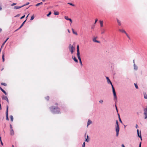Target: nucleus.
I'll return each mask as SVG.
<instances>
[{"label": "nucleus", "instance_id": "09e8293b", "mask_svg": "<svg viewBox=\"0 0 147 147\" xmlns=\"http://www.w3.org/2000/svg\"><path fill=\"white\" fill-rule=\"evenodd\" d=\"M95 26V25L93 24V25L92 26V27H91V28H92V29H94V28Z\"/></svg>", "mask_w": 147, "mask_h": 147}, {"label": "nucleus", "instance_id": "7c9ffc66", "mask_svg": "<svg viewBox=\"0 0 147 147\" xmlns=\"http://www.w3.org/2000/svg\"><path fill=\"white\" fill-rule=\"evenodd\" d=\"M51 14V11H49L48 13L47 14V17H49Z\"/></svg>", "mask_w": 147, "mask_h": 147}, {"label": "nucleus", "instance_id": "9b49d317", "mask_svg": "<svg viewBox=\"0 0 147 147\" xmlns=\"http://www.w3.org/2000/svg\"><path fill=\"white\" fill-rule=\"evenodd\" d=\"M9 38L8 37L6 39V40L4 42L2 43V45H1V48L3 47V46H4L5 43L7 41V40H8V39H9Z\"/></svg>", "mask_w": 147, "mask_h": 147}, {"label": "nucleus", "instance_id": "393cba45", "mask_svg": "<svg viewBox=\"0 0 147 147\" xmlns=\"http://www.w3.org/2000/svg\"><path fill=\"white\" fill-rule=\"evenodd\" d=\"M89 141V136L88 135L87 137V138L86 139L85 141L86 142H88Z\"/></svg>", "mask_w": 147, "mask_h": 147}, {"label": "nucleus", "instance_id": "e433bc0d", "mask_svg": "<svg viewBox=\"0 0 147 147\" xmlns=\"http://www.w3.org/2000/svg\"><path fill=\"white\" fill-rule=\"evenodd\" d=\"M68 4L73 6H75V5L74 4L72 3H68Z\"/></svg>", "mask_w": 147, "mask_h": 147}, {"label": "nucleus", "instance_id": "f257e3e1", "mask_svg": "<svg viewBox=\"0 0 147 147\" xmlns=\"http://www.w3.org/2000/svg\"><path fill=\"white\" fill-rule=\"evenodd\" d=\"M50 111L53 114H57L60 113V109L58 107H55L52 106L49 108Z\"/></svg>", "mask_w": 147, "mask_h": 147}, {"label": "nucleus", "instance_id": "0e129e2a", "mask_svg": "<svg viewBox=\"0 0 147 147\" xmlns=\"http://www.w3.org/2000/svg\"><path fill=\"white\" fill-rule=\"evenodd\" d=\"M22 27H21V26H20V27L19 28H18V29L19 30Z\"/></svg>", "mask_w": 147, "mask_h": 147}, {"label": "nucleus", "instance_id": "37998d69", "mask_svg": "<svg viewBox=\"0 0 147 147\" xmlns=\"http://www.w3.org/2000/svg\"><path fill=\"white\" fill-rule=\"evenodd\" d=\"M119 131H116V136L117 137L118 136L119 134Z\"/></svg>", "mask_w": 147, "mask_h": 147}, {"label": "nucleus", "instance_id": "49530a36", "mask_svg": "<svg viewBox=\"0 0 147 147\" xmlns=\"http://www.w3.org/2000/svg\"><path fill=\"white\" fill-rule=\"evenodd\" d=\"M105 32V30L104 29H103V30L102 31V32H101V34H104Z\"/></svg>", "mask_w": 147, "mask_h": 147}, {"label": "nucleus", "instance_id": "6ab92c4d", "mask_svg": "<svg viewBox=\"0 0 147 147\" xmlns=\"http://www.w3.org/2000/svg\"><path fill=\"white\" fill-rule=\"evenodd\" d=\"M137 135H138V137H139L141 135V131H140V135H139V129H137Z\"/></svg>", "mask_w": 147, "mask_h": 147}, {"label": "nucleus", "instance_id": "dca6fc26", "mask_svg": "<svg viewBox=\"0 0 147 147\" xmlns=\"http://www.w3.org/2000/svg\"><path fill=\"white\" fill-rule=\"evenodd\" d=\"M134 69L135 70H137L138 69V66L136 65L135 63L134 64Z\"/></svg>", "mask_w": 147, "mask_h": 147}, {"label": "nucleus", "instance_id": "bf43d9fd", "mask_svg": "<svg viewBox=\"0 0 147 147\" xmlns=\"http://www.w3.org/2000/svg\"><path fill=\"white\" fill-rule=\"evenodd\" d=\"M20 16V14H18L17 15L15 16V17H18V16Z\"/></svg>", "mask_w": 147, "mask_h": 147}, {"label": "nucleus", "instance_id": "2f4dec72", "mask_svg": "<svg viewBox=\"0 0 147 147\" xmlns=\"http://www.w3.org/2000/svg\"><path fill=\"white\" fill-rule=\"evenodd\" d=\"M29 4H30V3L29 2H27L26 4H25L22 5V7H23L24 6H25L28 5Z\"/></svg>", "mask_w": 147, "mask_h": 147}, {"label": "nucleus", "instance_id": "e2e57ef3", "mask_svg": "<svg viewBox=\"0 0 147 147\" xmlns=\"http://www.w3.org/2000/svg\"><path fill=\"white\" fill-rule=\"evenodd\" d=\"M122 147H125V146H124V145L123 144H122Z\"/></svg>", "mask_w": 147, "mask_h": 147}, {"label": "nucleus", "instance_id": "ea45409f", "mask_svg": "<svg viewBox=\"0 0 147 147\" xmlns=\"http://www.w3.org/2000/svg\"><path fill=\"white\" fill-rule=\"evenodd\" d=\"M80 63L81 66H82V60L79 61Z\"/></svg>", "mask_w": 147, "mask_h": 147}, {"label": "nucleus", "instance_id": "b1692460", "mask_svg": "<svg viewBox=\"0 0 147 147\" xmlns=\"http://www.w3.org/2000/svg\"><path fill=\"white\" fill-rule=\"evenodd\" d=\"M144 97L145 99H147V95L146 93H144Z\"/></svg>", "mask_w": 147, "mask_h": 147}, {"label": "nucleus", "instance_id": "338daca9", "mask_svg": "<svg viewBox=\"0 0 147 147\" xmlns=\"http://www.w3.org/2000/svg\"><path fill=\"white\" fill-rule=\"evenodd\" d=\"M1 109H2L1 106V105H0V110H1Z\"/></svg>", "mask_w": 147, "mask_h": 147}, {"label": "nucleus", "instance_id": "1a4fd4ad", "mask_svg": "<svg viewBox=\"0 0 147 147\" xmlns=\"http://www.w3.org/2000/svg\"><path fill=\"white\" fill-rule=\"evenodd\" d=\"M97 37H95L93 39V41L94 42H97V43H100V41H98V40H96V38Z\"/></svg>", "mask_w": 147, "mask_h": 147}, {"label": "nucleus", "instance_id": "39448f33", "mask_svg": "<svg viewBox=\"0 0 147 147\" xmlns=\"http://www.w3.org/2000/svg\"><path fill=\"white\" fill-rule=\"evenodd\" d=\"M116 124L115 125V130L116 131H119L120 130V128L119 125V123L118 120L116 121Z\"/></svg>", "mask_w": 147, "mask_h": 147}, {"label": "nucleus", "instance_id": "f704fd0d", "mask_svg": "<svg viewBox=\"0 0 147 147\" xmlns=\"http://www.w3.org/2000/svg\"><path fill=\"white\" fill-rule=\"evenodd\" d=\"M134 85H135L136 88L137 89H138V86L137 84H135V83H134Z\"/></svg>", "mask_w": 147, "mask_h": 147}, {"label": "nucleus", "instance_id": "6e6d98bb", "mask_svg": "<svg viewBox=\"0 0 147 147\" xmlns=\"http://www.w3.org/2000/svg\"><path fill=\"white\" fill-rule=\"evenodd\" d=\"M138 137L140 138V140H142V139L141 135L140 136Z\"/></svg>", "mask_w": 147, "mask_h": 147}, {"label": "nucleus", "instance_id": "c03bdc74", "mask_svg": "<svg viewBox=\"0 0 147 147\" xmlns=\"http://www.w3.org/2000/svg\"><path fill=\"white\" fill-rule=\"evenodd\" d=\"M125 34L126 35V36H127V37L129 39H130V37H129V36L128 35V34H127L126 33V34Z\"/></svg>", "mask_w": 147, "mask_h": 147}, {"label": "nucleus", "instance_id": "0eeeda50", "mask_svg": "<svg viewBox=\"0 0 147 147\" xmlns=\"http://www.w3.org/2000/svg\"><path fill=\"white\" fill-rule=\"evenodd\" d=\"M144 115L145 116L144 119H146L147 118V106L144 109Z\"/></svg>", "mask_w": 147, "mask_h": 147}, {"label": "nucleus", "instance_id": "5701e85b", "mask_svg": "<svg viewBox=\"0 0 147 147\" xmlns=\"http://www.w3.org/2000/svg\"><path fill=\"white\" fill-rule=\"evenodd\" d=\"M42 4H43L42 2H41L40 3H38L36 4V5L35 6H39V5H40Z\"/></svg>", "mask_w": 147, "mask_h": 147}, {"label": "nucleus", "instance_id": "20e7f679", "mask_svg": "<svg viewBox=\"0 0 147 147\" xmlns=\"http://www.w3.org/2000/svg\"><path fill=\"white\" fill-rule=\"evenodd\" d=\"M69 51L71 54H72L75 51V47L72 46L71 44H69L68 47Z\"/></svg>", "mask_w": 147, "mask_h": 147}, {"label": "nucleus", "instance_id": "c85d7f7f", "mask_svg": "<svg viewBox=\"0 0 147 147\" xmlns=\"http://www.w3.org/2000/svg\"><path fill=\"white\" fill-rule=\"evenodd\" d=\"M10 119H11V121H13V116L12 115H10Z\"/></svg>", "mask_w": 147, "mask_h": 147}, {"label": "nucleus", "instance_id": "58836bf2", "mask_svg": "<svg viewBox=\"0 0 147 147\" xmlns=\"http://www.w3.org/2000/svg\"><path fill=\"white\" fill-rule=\"evenodd\" d=\"M119 121H120V123H123V122H122V121H121V118H120V117H119Z\"/></svg>", "mask_w": 147, "mask_h": 147}, {"label": "nucleus", "instance_id": "412c9836", "mask_svg": "<svg viewBox=\"0 0 147 147\" xmlns=\"http://www.w3.org/2000/svg\"><path fill=\"white\" fill-rule=\"evenodd\" d=\"M99 22L100 24V26L101 27H102L103 26V21H102L100 20Z\"/></svg>", "mask_w": 147, "mask_h": 147}, {"label": "nucleus", "instance_id": "5fc2aeb1", "mask_svg": "<svg viewBox=\"0 0 147 147\" xmlns=\"http://www.w3.org/2000/svg\"><path fill=\"white\" fill-rule=\"evenodd\" d=\"M141 143H142L141 142H140L139 144V147H141Z\"/></svg>", "mask_w": 147, "mask_h": 147}, {"label": "nucleus", "instance_id": "9d476101", "mask_svg": "<svg viewBox=\"0 0 147 147\" xmlns=\"http://www.w3.org/2000/svg\"><path fill=\"white\" fill-rule=\"evenodd\" d=\"M72 59L74 60V61L76 63H78V60L75 57H74L73 56L72 57Z\"/></svg>", "mask_w": 147, "mask_h": 147}, {"label": "nucleus", "instance_id": "de8ad7c7", "mask_svg": "<svg viewBox=\"0 0 147 147\" xmlns=\"http://www.w3.org/2000/svg\"><path fill=\"white\" fill-rule=\"evenodd\" d=\"M115 108H116V111H117V112H118V109H117V106H116V105H115Z\"/></svg>", "mask_w": 147, "mask_h": 147}, {"label": "nucleus", "instance_id": "8fccbe9b", "mask_svg": "<svg viewBox=\"0 0 147 147\" xmlns=\"http://www.w3.org/2000/svg\"><path fill=\"white\" fill-rule=\"evenodd\" d=\"M16 3H13L12 4H11V6H14V5H16Z\"/></svg>", "mask_w": 147, "mask_h": 147}, {"label": "nucleus", "instance_id": "bb28decb", "mask_svg": "<svg viewBox=\"0 0 147 147\" xmlns=\"http://www.w3.org/2000/svg\"><path fill=\"white\" fill-rule=\"evenodd\" d=\"M34 18V14H33L31 17L30 20H33Z\"/></svg>", "mask_w": 147, "mask_h": 147}, {"label": "nucleus", "instance_id": "ddd939ff", "mask_svg": "<svg viewBox=\"0 0 147 147\" xmlns=\"http://www.w3.org/2000/svg\"><path fill=\"white\" fill-rule=\"evenodd\" d=\"M0 89L5 94V95H7V93L3 89H2L1 87H0Z\"/></svg>", "mask_w": 147, "mask_h": 147}, {"label": "nucleus", "instance_id": "72a5a7b5", "mask_svg": "<svg viewBox=\"0 0 147 147\" xmlns=\"http://www.w3.org/2000/svg\"><path fill=\"white\" fill-rule=\"evenodd\" d=\"M54 14L55 15H58L59 14V13L57 11L54 12Z\"/></svg>", "mask_w": 147, "mask_h": 147}, {"label": "nucleus", "instance_id": "a211bd4d", "mask_svg": "<svg viewBox=\"0 0 147 147\" xmlns=\"http://www.w3.org/2000/svg\"><path fill=\"white\" fill-rule=\"evenodd\" d=\"M119 30V31H120V32H122L124 33L125 34H126V32L124 30L120 29Z\"/></svg>", "mask_w": 147, "mask_h": 147}, {"label": "nucleus", "instance_id": "774afa93", "mask_svg": "<svg viewBox=\"0 0 147 147\" xmlns=\"http://www.w3.org/2000/svg\"><path fill=\"white\" fill-rule=\"evenodd\" d=\"M67 30H68V32L69 33H70V31L69 30V29H68Z\"/></svg>", "mask_w": 147, "mask_h": 147}, {"label": "nucleus", "instance_id": "a19ab883", "mask_svg": "<svg viewBox=\"0 0 147 147\" xmlns=\"http://www.w3.org/2000/svg\"><path fill=\"white\" fill-rule=\"evenodd\" d=\"M0 140L1 142V145L2 146H3V143L2 142L1 137H0Z\"/></svg>", "mask_w": 147, "mask_h": 147}, {"label": "nucleus", "instance_id": "f03ea898", "mask_svg": "<svg viewBox=\"0 0 147 147\" xmlns=\"http://www.w3.org/2000/svg\"><path fill=\"white\" fill-rule=\"evenodd\" d=\"M111 86H112V91L114 96L113 99L115 101V103H116L117 100V96L116 94L115 90L113 85L112 84V85H111Z\"/></svg>", "mask_w": 147, "mask_h": 147}, {"label": "nucleus", "instance_id": "4be33fe9", "mask_svg": "<svg viewBox=\"0 0 147 147\" xmlns=\"http://www.w3.org/2000/svg\"><path fill=\"white\" fill-rule=\"evenodd\" d=\"M72 32L74 34H76V35H77L78 34L76 32L74 31V30L73 28H72Z\"/></svg>", "mask_w": 147, "mask_h": 147}, {"label": "nucleus", "instance_id": "4d7b16f0", "mask_svg": "<svg viewBox=\"0 0 147 147\" xmlns=\"http://www.w3.org/2000/svg\"><path fill=\"white\" fill-rule=\"evenodd\" d=\"M138 127V125L136 124V126H135V127L136 128H137Z\"/></svg>", "mask_w": 147, "mask_h": 147}, {"label": "nucleus", "instance_id": "7ed1b4c3", "mask_svg": "<svg viewBox=\"0 0 147 147\" xmlns=\"http://www.w3.org/2000/svg\"><path fill=\"white\" fill-rule=\"evenodd\" d=\"M77 55L78 58L79 59V61L81 60V59L80 56L79 46L78 45L77 46Z\"/></svg>", "mask_w": 147, "mask_h": 147}, {"label": "nucleus", "instance_id": "cd10ccee", "mask_svg": "<svg viewBox=\"0 0 147 147\" xmlns=\"http://www.w3.org/2000/svg\"><path fill=\"white\" fill-rule=\"evenodd\" d=\"M26 20H25V21H24L22 23V24L20 25L21 27H22L23 26V25H24V24L26 22Z\"/></svg>", "mask_w": 147, "mask_h": 147}, {"label": "nucleus", "instance_id": "c9c22d12", "mask_svg": "<svg viewBox=\"0 0 147 147\" xmlns=\"http://www.w3.org/2000/svg\"><path fill=\"white\" fill-rule=\"evenodd\" d=\"M65 18L67 20H69V18L67 16H65Z\"/></svg>", "mask_w": 147, "mask_h": 147}, {"label": "nucleus", "instance_id": "f3484780", "mask_svg": "<svg viewBox=\"0 0 147 147\" xmlns=\"http://www.w3.org/2000/svg\"><path fill=\"white\" fill-rule=\"evenodd\" d=\"M117 21L118 25L119 26L121 25V21L119 20L118 19H117Z\"/></svg>", "mask_w": 147, "mask_h": 147}, {"label": "nucleus", "instance_id": "a18cd8bd", "mask_svg": "<svg viewBox=\"0 0 147 147\" xmlns=\"http://www.w3.org/2000/svg\"><path fill=\"white\" fill-rule=\"evenodd\" d=\"M25 17V15H23V16H22V17H21L20 18V19H22L24 18Z\"/></svg>", "mask_w": 147, "mask_h": 147}, {"label": "nucleus", "instance_id": "c756f323", "mask_svg": "<svg viewBox=\"0 0 147 147\" xmlns=\"http://www.w3.org/2000/svg\"><path fill=\"white\" fill-rule=\"evenodd\" d=\"M1 85H3V86H7V84L6 83H5L2 82V83H1Z\"/></svg>", "mask_w": 147, "mask_h": 147}, {"label": "nucleus", "instance_id": "69168bd1", "mask_svg": "<svg viewBox=\"0 0 147 147\" xmlns=\"http://www.w3.org/2000/svg\"><path fill=\"white\" fill-rule=\"evenodd\" d=\"M22 27H21V26H20V27L19 28H18V29L19 30Z\"/></svg>", "mask_w": 147, "mask_h": 147}, {"label": "nucleus", "instance_id": "052dcab7", "mask_svg": "<svg viewBox=\"0 0 147 147\" xmlns=\"http://www.w3.org/2000/svg\"><path fill=\"white\" fill-rule=\"evenodd\" d=\"M2 8L1 7L0 5V11H1V10H2Z\"/></svg>", "mask_w": 147, "mask_h": 147}, {"label": "nucleus", "instance_id": "f8f14e48", "mask_svg": "<svg viewBox=\"0 0 147 147\" xmlns=\"http://www.w3.org/2000/svg\"><path fill=\"white\" fill-rule=\"evenodd\" d=\"M10 134L11 136H13L14 135V133L13 129H10Z\"/></svg>", "mask_w": 147, "mask_h": 147}, {"label": "nucleus", "instance_id": "a878e982", "mask_svg": "<svg viewBox=\"0 0 147 147\" xmlns=\"http://www.w3.org/2000/svg\"><path fill=\"white\" fill-rule=\"evenodd\" d=\"M2 61H3V62H4L5 61V58H4V55L3 54L2 55Z\"/></svg>", "mask_w": 147, "mask_h": 147}, {"label": "nucleus", "instance_id": "2eb2a0df", "mask_svg": "<svg viewBox=\"0 0 147 147\" xmlns=\"http://www.w3.org/2000/svg\"><path fill=\"white\" fill-rule=\"evenodd\" d=\"M2 98L3 100H5L6 99L7 100V96H5L4 95L2 96Z\"/></svg>", "mask_w": 147, "mask_h": 147}, {"label": "nucleus", "instance_id": "aec40b11", "mask_svg": "<svg viewBox=\"0 0 147 147\" xmlns=\"http://www.w3.org/2000/svg\"><path fill=\"white\" fill-rule=\"evenodd\" d=\"M92 123V121L90 120V119H89L88 121L87 124V125L88 126L89 125H90L91 123Z\"/></svg>", "mask_w": 147, "mask_h": 147}, {"label": "nucleus", "instance_id": "4c0bfd02", "mask_svg": "<svg viewBox=\"0 0 147 147\" xmlns=\"http://www.w3.org/2000/svg\"><path fill=\"white\" fill-rule=\"evenodd\" d=\"M85 142H84L83 144L82 145V147H85Z\"/></svg>", "mask_w": 147, "mask_h": 147}, {"label": "nucleus", "instance_id": "3c124183", "mask_svg": "<svg viewBox=\"0 0 147 147\" xmlns=\"http://www.w3.org/2000/svg\"><path fill=\"white\" fill-rule=\"evenodd\" d=\"M10 129H13L12 126L11 124L10 125Z\"/></svg>", "mask_w": 147, "mask_h": 147}, {"label": "nucleus", "instance_id": "6e6552de", "mask_svg": "<svg viewBox=\"0 0 147 147\" xmlns=\"http://www.w3.org/2000/svg\"><path fill=\"white\" fill-rule=\"evenodd\" d=\"M106 79H107V82L109 84H110L111 85H112V83L111 82V80H110L109 78V77H107V76H106Z\"/></svg>", "mask_w": 147, "mask_h": 147}, {"label": "nucleus", "instance_id": "13d9d810", "mask_svg": "<svg viewBox=\"0 0 147 147\" xmlns=\"http://www.w3.org/2000/svg\"><path fill=\"white\" fill-rule=\"evenodd\" d=\"M29 14H28V15L26 16V20H27V18H28V16H29Z\"/></svg>", "mask_w": 147, "mask_h": 147}, {"label": "nucleus", "instance_id": "423d86ee", "mask_svg": "<svg viewBox=\"0 0 147 147\" xmlns=\"http://www.w3.org/2000/svg\"><path fill=\"white\" fill-rule=\"evenodd\" d=\"M6 119L8 121L9 119L8 118V106L7 105L6 106Z\"/></svg>", "mask_w": 147, "mask_h": 147}, {"label": "nucleus", "instance_id": "79ce46f5", "mask_svg": "<svg viewBox=\"0 0 147 147\" xmlns=\"http://www.w3.org/2000/svg\"><path fill=\"white\" fill-rule=\"evenodd\" d=\"M98 21V19H96L95 20V21L94 23V24L95 25V24Z\"/></svg>", "mask_w": 147, "mask_h": 147}, {"label": "nucleus", "instance_id": "864d4df0", "mask_svg": "<svg viewBox=\"0 0 147 147\" xmlns=\"http://www.w3.org/2000/svg\"><path fill=\"white\" fill-rule=\"evenodd\" d=\"M68 20H69L71 23L72 22V20L71 18H69Z\"/></svg>", "mask_w": 147, "mask_h": 147}, {"label": "nucleus", "instance_id": "4468645a", "mask_svg": "<svg viewBox=\"0 0 147 147\" xmlns=\"http://www.w3.org/2000/svg\"><path fill=\"white\" fill-rule=\"evenodd\" d=\"M22 7V6H15L14 7V9H18Z\"/></svg>", "mask_w": 147, "mask_h": 147}, {"label": "nucleus", "instance_id": "473e14b6", "mask_svg": "<svg viewBox=\"0 0 147 147\" xmlns=\"http://www.w3.org/2000/svg\"><path fill=\"white\" fill-rule=\"evenodd\" d=\"M45 98L47 100H48L49 99V96H47L45 97Z\"/></svg>", "mask_w": 147, "mask_h": 147}, {"label": "nucleus", "instance_id": "603ef678", "mask_svg": "<svg viewBox=\"0 0 147 147\" xmlns=\"http://www.w3.org/2000/svg\"><path fill=\"white\" fill-rule=\"evenodd\" d=\"M99 102L100 103H101V104H102V102H103V101L102 100H100V101H99Z\"/></svg>", "mask_w": 147, "mask_h": 147}, {"label": "nucleus", "instance_id": "680f3d73", "mask_svg": "<svg viewBox=\"0 0 147 147\" xmlns=\"http://www.w3.org/2000/svg\"><path fill=\"white\" fill-rule=\"evenodd\" d=\"M5 100L7 101L8 103H9V100H8V98H7V100L6 99Z\"/></svg>", "mask_w": 147, "mask_h": 147}]
</instances>
